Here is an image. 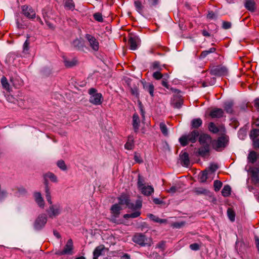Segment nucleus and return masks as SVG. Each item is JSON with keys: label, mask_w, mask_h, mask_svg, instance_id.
Segmentation results:
<instances>
[{"label": "nucleus", "mask_w": 259, "mask_h": 259, "mask_svg": "<svg viewBox=\"0 0 259 259\" xmlns=\"http://www.w3.org/2000/svg\"><path fill=\"white\" fill-rule=\"evenodd\" d=\"M142 201L140 199L137 200L135 203L131 202V201L127 207L132 210L134 211V212L131 213L125 214L123 215V218L124 219H128L130 218H136L139 217L141 214L140 209L142 207Z\"/></svg>", "instance_id": "f257e3e1"}, {"label": "nucleus", "mask_w": 259, "mask_h": 259, "mask_svg": "<svg viewBox=\"0 0 259 259\" xmlns=\"http://www.w3.org/2000/svg\"><path fill=\"white\" fill-rule=\"evenodd\" d=\"M90 95L89 102L94 105H101L103 101L102 95L98 93L97 90L95 88H91L88 91Z\"/></svg>", "instance_id": "f03ea898"}, {"label": "nucleus", "mask_w": 259, "mask_h": 259, "mask_svg": "<svg viewBox=\"0 0 259 259\" xmlns=\"http://www.w3.org/2000/svg\"><path fill=\"white\" fill-rule=\"evenodd\" d=\"M199 135L198 131L194 130L187 135L182 136L179 139V142L183 146H186L189 142L195 143Z\"/></svg>", "instance_id": "7ed1b4c3"}, {"label": "nucleus", "mask_w": 259, "mask_h": 259, "mask_svg": "<svg viewBox=\"0 0 259 259\" xmlns=\"http://www.w3.org/2000/svg\"><path fill=\"white\" fill-rule=\"evenodd\" d=\"M133 241L142 246L146 245L150 246L152 243V240L150 238L147 237L142 233L135 234L133 238Z\"/></svg>", "instance_id": "20e7f679"}, {"label": "nucleus", "mask_w": 259, "mask_h": 259, "mask_svg": "<svg viewBox=\"0 0 259 259\" xmlns=\"http://www.w3.org/2000/svg\"><path fill=\"white\" fill-rule=\"evenodd\" d=\"M228 141V137L227 136H223L219 137L217 140L213 141L212 145L214 149L220 151L227 146Z\"/></svg>", "instance_id": "39448f33"}, {"label": "nucleus", "mask_w": 259, "mask_h": 259, "mask_svg": "<svg viewBox=\"0 0 259 259\" xmlns=\"http://www.w3.org/2000/svg\"><path fill=\"white\" fill-rule=\"evenodd\" d=\"M73 245L72 239H69L63 250H58L55 254L58 255H63L65 254L71 255L73 253Z\"/></svg>", "instance_id": "423d86ee"}, {"label": "nucleus", "mask_w": 259, "mask_h": 259, "mask_svg": "<svg viewBox=\"0 0 259 259\" xmlns=\"http://www.w3.org/2000/svg\"><path fill=\"white\" fill-rule=\"evenodd\" d=\"M62 207L59 204H51L47 210L48 214L50 218H54L61 214Z\"/></svg>", "instance_id": "0eeeda50"}, {"label": "nucleus", "mask_w": 259, "mask_h": 259, "mask_svg": "<svg viewBox=\"0 0 259 259\" xmlns=\"http://www.w3.org/2000/svg\"><path fill=\"white\" fill-rule=\"evenodd\" d=\"M227 73V69L222 66H214L210 69V73L212 75L221 76L226 75Z\"/></svg>", "instance_id": "6e6552de"}, {"label": "nucleus", "mask_w": 259, "mask_h": 259, "mask_svg": "<svg viewBox=\"0 0 259 259\" xmlns=\"http://www.w3.org/2000/svg\"><path fill=\"white\" fill-rule=\"evenodd\" d=\"M47 222V217L46 214H42L39 215L36 219L34 227L36 230H40L45 226Z\"/></svg>", "instance_id": "1a4fd4ad"}, {"label": "nucleus", "mask_w": 259, "mask_h": 259, "mask_svg": "<svg viewBox=\"0 0 259 259\" xmlns=\"http://www.w3.org/2000/svg\"><path fill=\"white\" fill-rule=\"evenodd\" d=\"M85 38L88 41L90 47L95 51H98L99 49V42L98 40L93 35L87 34Z\"/></svg>", "instance_id": "9d476101"}, {"label": "nucleus", "mask_w": 259, "mask_h": 259, "mask_svg": "<svg viewBox=\"0 0 259 259\" xmlns=\"http://www.w3.org/2000/svg\"><path fill=\"white\" fill-rule=\"evenodd\" d=\"M140 43L141 40L138 36L133 35L130 36L128 40V44L131 50H137L140 45Z\"/></svg>", "instance_id": "9b49d317"}, {"label": "nucleus", "mask_w": 259, "mask_h": 259, "mask_svg": "<svg viewBox=\"0 0 259 259\" xmlns=\"http://www.w3.org/2000/svg\"><path fill=\"white\" fill-rule=\"evenodd\" d=\"M23 14L29 19H33L35 16V12L33 9L27 6L22 7Z\"/></svg>", "instance_id": "f8f14e48"}, {"label": "nucleus", "mask_w": 259, "mask_h": 259, "mask_svg": "<svg viewBox=\"0 0 259 259\" xmlns=\"http://www.w3.org/2000/svg\"><path fill=\"white\" fill-rule=\"evenodd\" d=\"M224 114V111L223 110V109H222L221 108H215L212 109L210 111V112L209 113V116L212 118H220L223 117Z\"/></svg>", "instance_id": "ddd939ff"}, {"label": "nucleus", "mask_w": 259, "mask_h": 259, "mask_svg": "<svg viewBox=\"0 0 259 259\" xmlns=\"http://www.w3.org/2000/svg\"><path fill=\"white\" fill-rule=\"evenodd\" d=\"M208 129L209 131L213 133V134H217L219 132L221 131L222 132H225V128L223 126H220L219 127H218L213 122H211L208 124Z\"/></svg>", "instance_id": "4468645a"}, {"label": "nucleus", "mask_w": 259, "mask_h": 259, "mask_svg": "<svg viewBox=\"0 0 259 259\" xmlns=\"http://www.w3.org/2000/svg\"><path fill=\"white\" fill-rule=\"evenodd\" d=\"M140 120L138 115L137 113L133 115L132 125L135 133H137L140 127Z\"/></svg>", "instance_id": "2eb2a0df"}, {"label": "nucleus", "mask_w": 259, "mask_h": 259, "mask_svg": "<svg viewBox=\"0 0 259 259\" xmlns=\"http://www.w3.org/2000/svg\"><path fill=\"white\" fill-rule=\"evenodd\" d=\"M209 150V145H202L198 149V153L200 156L204 157L208 155Z\"/></svg>", "instance_id": "dca6fc26"}, {"label": "nucleus", "mask_w": 259, "mask_h": 259, "mask_svg": "<svg viewBox=\"0 0 259 259\" xmlns=\"http://www.w3.org/2000/svg\"><path fill=\"white\" fill-rule=\"evenodd\" d=\"M34 197L35 202L38 205V206L41 208H44L45 206V202L43 198L41 196V194L40 192H35L34 193Z\"/></svg>", "instance_id": "f3484780"}, {"label": "nucleus", "mask_w": 259, "mask_h": 259, "mask_svg": "<svg viewBox=\"0 0 259 259\" xmlns=\"http://www.w3.org/2000/svg\"><path fill=\"white\" fill-rule=\"evenodd\" d=\"M104 245H100L95 248L93 252V259H98V257L102 255V252L105 250Z\"/></svg>", "instance_id": "a211bd4d"}, {"label": "nucleus", "mask_w": 259, "mask_h": 259, "mask_svg": "<svg viewBox=\"0 0 259 259\" xmlns=\"http://www.w3.org/2000/svg\"><path fill=\"white\" fill-rule=\"evenodd\" d=\"M134 6L136 11L141 15L144 12V6L141 0H136L134 2Z\"/></svg>", "instance_id": "6ab92c4d"}, {"label": "nucleus", "mask_w": 259, "mask_h": 259, "mask_svg": "<svg viewBox=\"0 0 259 259\" xmlns=\"http://www.w3.org/2000/svg\"><path fill=\"white\" fill-rule=\"evenodd\" d=\"M139 190L145 196H150L154 192V188L151 186H145Z\"/></svg>", "instance_id": "aec40b11"}, {"label": "nucleus", "mask_w": 259, "mask_h": 259, "mask_svg": "<svg viewBox=\"0 0 259 259\" xmlns=\"http://www.w3.org/2000/svg\"><path fill=\"white\" fill-rule=\"evenodd\" d=\"M199 141L201 145H209L211 142V138L208 135H201L199 137Z\"/></svg>", "instance_id": "412c9836"}, {"label": "nucleus", "mask_w": 259, "mask_h": 259, "mask_svg": "<svg viewBox=\"0 0 259 259\" xmlns=\"http://www.w3.org/2000/svg\"><path fill=\"white\" fill-rule=\"evenodd\" d=\"M169 77V75L166 74L164 76V78H163L162 81H161V84L162 85L166 88L167 89L170 90L172 92L174 93H178L179 92V90L177 89H173L172 88H170L168 82H167V78Z\"/></svg>", "instance_id": "4be33fe9"}, {"label": "nucleus", "mask_w": 259, "mask_h": 259, "mask_svg": "<svg viewBox=\"0 0 259 259\" xmlns=\"http://www.w3.org/2000/svg\"><path fill=\"white\" fill-rule=\"evenodd\" d=\"M118 200L119 205H126V207L131 201L129 196L126 194H122L118 198Z\"/></svg>", "instance_id": "5701e85b"}, {"label": "nucleus", "mask_w": 259, "mask_h": 259, "mask_svg": "<svg viewBox=\"0 0 259 259\" xmlns=\"http://www.w3.org/2000/svg\"><path fill=\"white\" fill-rule=\"evenodd\" d=\"M181 163L183 166L188 167L190 165L189 155L187 152H184L181 155Z\"/></svg>", "instance_id": "b1692460"}, {"label": "nucleus", "mask_w": 259, "mask_h": 259, "mask_svg": "<svg viewBox=\"0 0 259 259\" xmlns=\"http://www.w3.org/2000/svg\"><path fill=\"white\" fill-rule=\"evenodd\" d=\"M134 147V139L133 136L128 137L127 141L124 145V148L127 150H132Z\"/></svg>", "instance_id": "393cba45"}, {"label": "nucleus", "mask_w": 259, "mask_h": 259, "mask_svg": "<svg viewBox=\"0 0 259 259\" xmlns=\"http://www.w3.org/2000/svg\"><path fill=\"white\" fill-rule=\"evenodd\" d=\"M233 103L232 101H227L225 102L224 108L226 113L232 114L233 112Z\"/></svg>", "instance_id": "a878e982"}, {"label": "nucleus", "mask_w": 259, "mask_h": 259, "mask_svg": "<svg viewBox=\"0 0 259 259\" xmlns=\"http://www.w3.org/2000/svg\"><path fill=\"white\" fill-rule=\"evenodd\" d=\"M245 7L248 10L253 12L256 8L255 3L253 0H247L245 2Z\"/></svg>", "instance_id": "bb28decb"}, {"label": "nucleus", "mask_w": 259, "mask_h": 259, "mask_svg": "<svg viewBox=\"0 0 259 259\" xmlns=\"http://www.w3.org/2000/svg\"><path fill=\"white\" fill-rule=\"evenodd\" d=\"M176 99L174 98L171 102V105L174 108H180L183 104V101L180 98L176 97Z\"/></svg>", "instance_id": "cd10ccee"}, {"label": "nucleus", "mask_w": 259, "mask_h": 259, "mask_svg": "<svg viewBox=\"0 0 259 259\" xmlns=\"http://www.w3.org/2000/svg\"><path fill=\"white\" fill-rule=\"evenodd\" d=\"M121 208L119 204H115L112 205L111 208L112 213L115 217H117L120 213Z\"/></svg>", "instance_id": "c85d7f7f"}, {"label": "nucleus", "mask_w": 259, "mask_h": 259, "mask_svg": "<svg viewBox=\"0 0 259 259\" xmlns=\"http://www.w3.org/2000/svg\"><path fill=\"white\" fill-rule=\"evenodd\" d=\"M29 37H28L27 39L24 42L23 46V53L24 54H28L29 53L30 49V41Z\"/></svg>", "instance_id": "c756f323"}, {"label": "nucleus", "mask_w": 259, "mask_h": 259, "mask_svg": "<svg viewBox=\"0 0 259 259\" xmlns=\"http://www.w3.org/2000/svg\"><path fill=\"white\" fill-rule=\"evenodd\" d=\"M64 63L66 67H71L74 66H75L77 63V61L75 59L72 60H68L67 59H64Z\"/></svg>", "instance_id": "7c9ffc66"}, {"label": "nucleus", "mask_w": 259, "mask_h": 259, "mask_svg": "<svg viewBox=\"0 0 259 259\" xmlns=\"http://www.w3.org/2000/svg\"><path fill=\"white\" fill-rule=\"evenodd\" d=\"M64 6L67 9L72 11L75 8V5L72 0H65Z\"/></svg>", "instance_id": "2f4dec72"}, {"label": "nucleus", "mask_w": 259, "mask_h": 259, "mask_svg": "<svg viewBox=\"0 0 259 259\" xmlns=\"http://www.w3.org/2000/svg\"><path fill=\"white\" fill-rule=\"evenodd\" d=\"M202 124V120L198 118L194 119L191 121V125L193 128H197L200 127Z\"/></svg>", "instance_id": "473e14b6"}, {"label": "nucleus", "mask_w": 259, "mask_h": 259, "mask_svg": "<svg viewBox=\"0 0 259 259\" xmlns=\"http://www.w3.org/2000/svg\"><path fill=\"white\" fill-rule=\"evenodd\" d=\"M231 188L229 185L224 186L222 190V194L224 197H228L231 194Z\"/></svg>", "instance_id": "72a5a7b5"}, {"label": "nucleus", "mask_w": 259, "mask_h": 259, "mask_svg": "<svg viewBox=\"0 0 259 259\" xmlns=\"http://www.w3.org/2000/svg\"><path fill=\"white\" fill-rule=\"evenodd\" d=\"M45 193H46V199H47V201L51 205L52 204L51 192H50V189L49 188V186H48L47 183L46 184Z\"/></svg>", "instance_id": "f704fd0d"}, {"label": "nucleus", "mask_w": 259, "mask_h": 259, "mask_svg": "<svg viewBox=\"0 0 259 259\" xmlns=\"http://www.w3.org/2000/svg\"><path fill=\"white\" fill-rule=\"evenodd\" d=\"M160 130L164 136H167L168 135V131L166 125L164 122H160L159 123Z\"/></svg>", "instance_id": "c9c22d12"}, {"label": "nucleus", "mask_w": 259, "mask_h": 259, "mask_svg": "<svg viewBox=\"0 0 259 259\" xmlns=\"http://www.w3.org/2000/svg\"><path fill=\"white\" fill-rule=\"evenodd\" d=\"M44 177L45 179L48 178L53 182H58L57 177L52 172H48L45 175Z\"/></svg>", "instance_id": "e433bc0d"}, {"label": "nucleus", "mask_w": 259, "mask_h": 259, "mask_svg": "<svg viewBox=\"0 0 259 259\" xmlns=\"http://www.w3.org/2000/svg\"><path fill=\"white\" fill-rule=\"evenodd\" d=\"M1 83L4 89H5L6 90L8 91H10V84L9 83L8 80L5 76H3L1 78Z\"/></svg>", "instance_id": "4c0bfd02"}, {"label": "nucleus", "mask_w": 259, "mask_h": 259, "mask_svg": "<svg viewBox=\"0 0 259 259\" xmlns=\"http://www.w3.org/2000/svg\"><path fill=\"white\" fill-rule=\"evenodd\" d=\"M215 50L216 49L214 48H211L208 50L202 51L200 55V58L201 59L204 58L210 53H214L215 51Z\"/></svg>", "instance_id": "58836bf2"}, {"label": "nucleus", "mask_w": 259, "mask_h": 259, "mask_svg": "<svg viewBox=\"0 0 259 259\" xmlns=\"http://www.w3.org/2000/svg\"><path fill=\"white\" fill-rule=\"evenodd\" d=\"M248 159L249 162L254 163L257 159V153L255 151H251L248 155Z\"/></svg>", "instance_id": "ea45409f"}, {"label": "nucleus", "mask_w": 259, "mask_h": 259, "mask_svg": "<svg viewBox=\"0 0 259 259\" xmlns=\"http://www.w3.org/2000/svg\"><path fill=\"white\" fill-rule=\"evenodd\" d=\"M227 215L229 220L233 222L235 219V213L234 211L231 208H229L227 210Z\"/></svg>", "instance_id": "a19ab883"}, {"label": "nucleus", "mask_w": 259, "mask_h": 259, "mask_svg": "<svg viewBox=\"0 0 259 259\" xmlns=\"http://www.w3.org/2000/svg\"><path fill=\"white\" fill-rule=\"evenodd\" d=\"M144 88L149 93L151 97L154 96V87L153 84L149 83L148 85H145Z\"/></svg>", "instance_id": "79ce46f5"}, {"label": "nucleus", "mask_w": 259, "mask_h": 259, "mask_svg": "<svg viewBox=\"0 0 259 259\" xmlns=\"http://www.w3.org/2000/svg\"><path fill=\"white\" fill-rule=\"evenodd\" d=\"M149 217L151 219H152L154 222L160 223V224L164 223L166 222V220L160 219L158 217H157L153 214H150L149 215Z\"/></svg>", "instance_id": "37998d69"}, {"label": "nucleus", "mask_w": 259, "mask_h": 259, "mask_svg": "<svg viewBox=\"0 0 259 259\" xmlns=\"http://www.w3.org/2000/svg\"><path fill=\"white\" fill-rule=\"evenodd\" d=\"M57 165L62 170H66L67 169V166L64 161L63 160H58Z\"/></svg>", "instance_id": "c03bdc74"}, {"label": "nucleus", "mask_w": 259, "mask_h": 259, "mask_svg": "<svg viewBox=\"0 0 259 259\" xmlns=\"http://www.w3.org/2000/svg\"><path fill=\"white\" fill-rule=\"evenodd\" d=\"M259 136V130L253 129L250 132V136L251 138L253 140L256 139Z\"/></svg>", "instance_id": "a18cd8bd"}, {"label": "nucleus", "mask_w": 259, "mask_h": 259, "mask_svg": "<svg viewBox=\"0 0 259 259\" xmlns=\"http://www.w3.org/2000/svg\"><path fill=\"white\" fill-rule=\"evenodd\" d=\"M222 183L220 181L215 180L214 181L213 186L214 188V190L215 191H218L221 188L222 186Z\"/></svg>", "instance_id": "49530a36"}, {"label": "nucleus", "mask_w": 259, "mask_h": 259, "mask_svg": "<svg viewBox=\"0 0 259 259\" xmlns=\"http://www.w3.org/2000/svg\"><path fill=\"white\" fill-rule=\"evenodd\" d=\"M159 3V0H147L148 6L150 8L156 6Z\"/></svg>", "instance_id": "de8ad7c7"}, {"label": "nucleus", "mask_w": 259, "mask_h": 259, "mask_svg": "<svg viewBox=\"0 0 259 259\" xmlns=\"http://www.w3.org/2000/svg\"><path fill=\"white\" fill-rule=\"evenodd\" d=\"M137 185H138V188L139 189H141V188L146 186L144 184V180L142 179V178L140 176H139V177H138Z\"/></svg>", "instance_id": "09e8293b"}, {"label": "nucleus", "mask_w": 259, "mask_h": 259, "mask_svg": "<svg viewBox=\"0 0 259 259\" xmlns=\"http://www.w3.org/2000/svg\"><path fill=\"white\" fill-rule=\"evenodd\" d=\"M194 192L197 195L204 194L206 192V190L202 188H197L194 190Z\"/></svg>", "instance_id": "8fccbe9b"}, {"label": "nucleus", "mask_w": 259, "mask_h": 259, "mask_svg": "<svg viewBox=\"0 0 259 259\" xmlns=\"http://www.w3.org/2000/svg\"><path fill=\"white\" fill-rule=\"evenodd\" d=\"M94 19L98 21V22H102L103 21V17H102V15L101 13H95L94 14Z\"/></svg>", "instance_id": "3c124183"}, {"label": "nucleus", "mask_w": 259, "mask_h": 259, "mask_svg": "<svg viewBox=\"0 0 259 259\" xmlns=\"http://www.w3.org/2000/svg\"><path fill=\"white\" fill-rule=\"evenodd\" d=\"M207 179V170H204L200 177V180L201 182H205Z\"/></svg>", "instance_id": "603ef678"}, {"label": "nucleus", "mask_w": 259, "mask_h": 259, "mask_svg": "<svg viewBox=\"0 0 259 259\" xmlns=\"http://www.w3.org/2000/svg\"><path fill=\"white\" fill-rule=\"evenodd\" d=\"M153 77L156 80H159L162 78L163 75L159 71H156L153 73Z\"/></svg>", "instance_id": "864d4df0"}, {"label": "nucleus", "mask_w": 259, "mask_h": 259, "mask_svg": "<svg viewBox=\"0 0 259 259\" xmlns=\"http://www.w3.org/2000/svg\"><path fill=\"white\" fill-rule=\"evenodd\" d=\"M134 160H135V161L139 163H141L143 162V160L140 155L136 152L135 153Z\"/></svg>", "instance_id": "5fc2aeb1"}, {"label": "nucleus", "mask_w": 259, "mask_h": 259, "mask_svg": "<svg viewBox=\"0 0 259 259\" xmlns=\"http://www.w3.org/2000/svg\"><path fill=\"white\" fill-rule=\"evenodd\" d=\"M190 248L193 250H198L200 249V245L197 243H193L190 245Z\"/></svg>", "instance_id": "6e6d98bb"}, {"label": "nucleus", "mask_w": 259, "mask_h": 259, "mask_svg": "<svg viewBox=\"0 0 259 259\" xmlns=\"http://www.w3.org/2000/svg\"><path fill=\"white\" fill-rule=\"evenodd\" d=\"M207 18L209 19H217V16L214 12L211 11L208 12L207 15Z\"/></svg>", "instance_id": "4d7b16f0"}, {"label": "nucleus", "mask_w": 259, "mask_h": 259, "mask_svg": "<svg viewBox=\"0 0 259 259\" xmlns=\"http://www.w3.org/2000/svg\"><path fill=\"white\" fill-rule=\"evenodd\" d=\"M131 93L133 95L136 97H138L139 95L138 90L136 87L131 88Z\"/></svg>", "instance_id": "13d9d810"}, {"label": "nucleus", "mask_w": 259, "mask_h": 259, "mask_svg": "<svg viewBox=\"0 0 259 259\" xmlns=\"http://www.w3.org/2000/svg\"><path fill=\"white\" fill-rule=\"evenodd\" d=\"M152 67H153V69H158V70L161 69L160 63L159 62H157V61H155L153 63Z\"/></svg>", "instance_id": "bf43d9fd"}, {"label": "nucleus", "mask_w": 259, "mask_h": 259, "mask_svg": "<svg viewBox=\"0 0 259 259\" xmlns=\"http://www.w3.org/2000/svg\"><path fill=\"white\" fill-rule=\"evenodd\" d=\"M218 168V166L215 164H211L209 167V169L212 172H214Z\"/></svg>", "instance_id": "052dcab7"}, {"label": "nucleus", "mask_w": 259, "mask_h": 259, "mask_svg": "<svg viewBox=\"0 0 259 259\" xmlns=\"http://www.w3.org/2000/svg\"><path fill=\"white\" fill-rule=\"evenodd\" d=\"M231 26V24L229 22H223V27L225 29H229Z\"/></svg>", "instance_id": "680f3d73"}, {"label": "nucleus", "mask_w": 259, "mask_h": 259, "mask_svg": "<svg viewBox=\"0 0 259 259\" xmlns=\"http://www.w3.org/2000/svg\"><path fill=\"white\" fill-rule=\"evenodd\" d=\"M185 225L184 222L175 223L172 224V226L176 228H180Z\"/></svg>", "instance_id": "e2e57ef3"}, {"label": "nucleus", "mask_w": 259, "mask_h": 259, "mask_svg": "<svg viewBox=\"0 0 259 259\" xmlns=\"http://www.w3.org/2000/svg\"><path fill=\"white\" fill-rule=\"evenodd\" d=\"M179 188L177 186H172L168 190V192L171 193H174L178 191Z\"/></svg>", "instance_id": "0e129e2a"}, {"label": "nucleus", "mask_w": 259, "mask_h": 259, "mask_svg": "<svg viewBox=\"0 0 259 259\" xmlns=\"http://www.w3.org/2000/svg\"><path fill=\"white\" fill-rule=\"evenodd\" d=\"M253 145L255 148H259V139H255L253 140Z\"/></svg>", "instance_id": "69168bd1"}, {"label": "nucleus", "mask_w": 259, "mask_h": 259, "mask_svg": "<svg viewBox=\"0 0 259 259\" xmlns=\"http://www.w3.org/2000/svg\"><path fill=\"white\" fill-rule=\"evenodd\" d=\"M252 177L256 183L259 182V177L257 173L253 172L252 174Z\"/></svg>", "instance_id": "338daca9"}, {"label": "nucleus", "mask_w": 259, "mask_h": 259, "mask_svg": "<svg viewBox=\"0 0 259 259\" xmlns=\"http://www.w3.org/2000/svg\"><path fill=\"white\" fill-rule=\"evenodd\" d=\"M255 242L256 246L257 249V251L259 253V238L257 236L255 237Z\"/></svg>", "instance_id": "774afa93"}]
</instances>
